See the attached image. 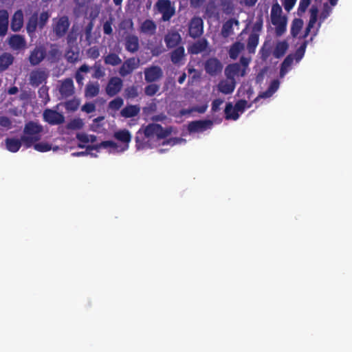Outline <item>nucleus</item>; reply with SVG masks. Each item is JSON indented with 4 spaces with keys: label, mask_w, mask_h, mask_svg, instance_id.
Masks as SVG:
<instances>
[{
    "label": "nucleus",
    "mask_w": 352,
    "mask_h": 352,
    "mask_svg": "<svg viewBox=\"0 0 352 352\" xmlns=\"http://www.w3.org/2000/svg\"><path fill=\"white\" fill-rule=\"evenodd\" d=\"M170 133L167 130H164L157 124H151L145 129H140L136 137L137 148L144 149L154 146H165L164 148H160L159 151L162 153L167 151L171 146L180 143L182 140L173 138L165 140V138Z\"/></svg>",
    "instance_id": "obj_1"
},
{
    "label": "nucleus",
    "mask_w": 352,
    "mask_h": 352,
    "mask_svg": "<svg viewBox=\"0 0 352 352\" xmlns=\"http://www.w3.org/2000/svg\"><path fill=\"white\" fill-rule=\"evenodd\" d=\"M114 138L120 142V144L112 141L101 142L97 143L96 137L89 135V155H96L94 150L105 149L109 153H122L129 148V144L131 140V135L126 129H120L114 133Z\"/></svg>",
    "instance_id": "obj_2"
},
{
    "label": "nucleus",
    "mask_w": 352,
    "mask_h": 352,
    "mask_svg": "<svg viewBox=\"0 0 352 352\" xmlns=\"http://www.w3.org/2000/svg\"><path fill=\"white\" fill-rule=\"evenodd\" d=\"M43 131V126L34 122L30 121L25 124L23 129V135H21V141L23 146L26 148H30L32 145L41 140V133Z\"/></svg>",
    "instance_id": "obj_3"
},
{
    "label": "nucleus",
    "mask_w": 352,
    "mask_h": 352,
    "mask_svg": "<svg viewBox=\"0 0 352 352\" xmlns=\"http://www.w3.org/2000/svg\"><path fill=\"white\" fill-rule=\"evenodd\" d=\"M270 19L272 25L275 27L276 34H283L287 27V18L283 14L280 6L276 3L272 7Z\"/></svg>",
    "instance_id": "obj_4"
},
{
    "label": "nucleus",
    "mask_w": 352,
    "mask_h": 352,
    "mask_svg": "<svg viewBox=\"0 0 352 352\" xmlns=\"http://www.w3.org/2000/svg\"><path fill=\"white\" fill-rule=\"evenodd\" d=\"M247 107V102L245 100H239L235 106H233L232 103L227 104L225 109L226 119L237 120Z\"/></svg>",
    "instance_id": "obj_5"
},
{
    "label": "nucleus",
    "mask_w": 352,
    "mask_h": 352,
    "mask_svg": "<svg viewBox=\"0 0 352 352\" xmlns=\"http://www.w3.org/2000/svg\"><path fill=\"white\" fill-rule=\"evenodd\" d=\"M156 6L158 11L162 14L164 21L169 20L175 12V9L169 0H159Z\"/></svg>",
    "instance_id": "obj_6"
},
{
    "label": "nucleus",
    "mask_w": 352,
    "mask_h": 352,
    "mask_svg": "<svg viewBox=\"0 0 352 352\" xmlns=\"http://www.w3.org/2000/svg\"><path fill=\"white\" fill-rule=\"evenodd\" d=\"M48 77L47 73L41 69L32 70L30 74L29 82L32 87H38L45 82Z\"/></svg>",
    "instance_id": "obj_7"
},
{
    "label": "nucleus",
    "mask_w": 352,
    "mask_h": 352,
    "mask_svg": "<svg viewBox=\"0 0 352 352\" xmlns=\"http://www.w3.org/2000/svg\"><path fill=\"white\" fill-rule=\"evenodd\" d=\"M43 118L45 121L52 125L60 124L65 121V117L61 113L49 109L44 111Z\"/></svg>",
    "instance_id": "obj_8"
},
{
    "label": "nucleus",
    "mask_w": 352,
    "mask_h": 352,
    "mask_svg": "<svg viewBox=\"0 0 352 352\" xmlns=\"http://www.w3.org/2000/svg\"><path fill=\"white\" fill-rule=\"evenodd\" d=\"M46 56L45 50L41 46H36L30 52L28 60L32 66L39 65Z\"/></svg>",
    "instance_id": "obj_9"
},
{
    "label": "nucleus",
    "mask_w": 352,
    "mask_h": 352,
    "mask_svg": "<svg viewBox=\"0 0 352 352\" xmlns=\"http://www.w3.org/2000/svg\"><path fill=\"white\" fill-rule=\"evenodd\" d=\"M69 19L66 16H61L54 24V32L56 36L61 38L65 35L69 27Z\"/></svg>",
    "instance_id": "obj_10"
},
{
    "label": "nucleus",
    "mask_w": 352,
    "mask_h": 352,
    "mask_svg": "<svg viewBox=\"0 0 352 352\" xmlns=\"http://www.w3.org/2000/svg\"><path fill=\"white\" fill-rule=\"evenodd\" d=\"M246 74L245 67H242L241 65L232 64L228 66L225 69L226 78L235 79L236 77L244 76Z\"/></svg>",
    "instance_id": "obj_11"
},
{
    "label": "nucleus",
    "mask_w": 352,
    "mask_h": 352,
    "mask_svg": "<svg viewBox=\"0 0 352 352\" xmlns=\"http://www.w3.org/2000/svg\"><path fill=\"white\" fill-rule=\"evenodd\" d=\"M212 126V122L210 120H198L192 122L188 125V131L190 133H201L210 129Z\"/></svg>",
    "instance_id": "obj_12"
},
{
    "label": "nucleus",
    "mask_w": 352,
    "mask_h": 352,
    "mask_svg": "<svg viewBox=\"0 0 352 352\" xmlns=\"http://www.w3.org/2000/svg\"><path fill=\"white\" fill-rule=\"evenodd\" d=\"M162 70L158 66H151L144 70L145 80L147 82L156 81L162 78Z\"/></svg>",
    "instance_id": "obj_13"
},
{
    "label": "nucleus",
    "mask_w": 352,
    "mask_h": 352,
    "mask_svg": "<svg viewBox=\"0 0 352 352\" xmlns=\"http://www.w3.org/2000/svg\"><path fill=\"white\" fill-rule=\"evenodd\" d=\"M222 68V64L217 58H210L205 63L206 72L212 76H215L220 73Z\"/></svg>",
    "instance_id": "obj_14"
},
{
    "label": "nucleus",
    "mask_w": 352,
    "mask_h": 352,
    "mask_svg": "<svg viewBox=\"0 0 352 352\" xmlns=\"http://www.w3.org/2000/svg\"><path fill=\"white\" fill-rule=\"evenodd\" d=\"M58 90L60 95L64 98L72 96L74 93L73 80L68 78L63 80Z\"/></svg>",
    "instance_id": "obj_15"
},
{
    "label": "nucleus",
    "mask_w": 352,
    "mask_h": 352,
    "mask_svg": "<svg viewBox=\"0 0 352 352\" xmlns=\"http://www.w3.org/2000/svg\"><path fill=\"white\" fill-rule=\"evenodd\" d=\"M139 65V59L135 58H129L126 60L120 67V74L123 76H126L138 68Z\"/></svg>",
    "instance_id": "obj_16"
},
{
    "label": "nucleus",
    "mask_w": 352,
    "mask_h": 352,
    "mask_svg": "<svg viewBox=\"0 0 352 352\" xmlns=\"http://www.w3.org/2000/svg\"><path fill=\"white\" fill-rule=\"evenodd\" d=\"M23 25V13L21 10H16L11 18L10 28L13 32H19Z\"/></svg>",
    "instance_id": "obj_17"
},
{
    "label": "nucleus",
    "mask_w": 352,
    "mask_h": 352,
    "mask_svg": "<svg viewBox=\"0 0 352 352\" xmlns=\"http://www.w3.org/2000/svg\"><path fill=\"white\" fill-rule=\"evenodd\" d=\"M235 86V79L227 78L226 80H222L219 82L217 88L220 92L224 94H230L233 92Z\"/></svg>",
    "instance_id": "obj_18"
},
{
    "label": "nucleus",
    "mask_w": 352,
    "mask_h": 352,
    "mask_svg": "<svg viewBox=\"0 0 352 352\" xmlns=\"http://www.w3.org/2000/svg\"><path fill=\"white\" fill-rule=\"evenodd\" d=\"M203 32V21L199 17L193 18L190 23L189 33L192 37H197Z\"/></svg>",
    "instance_id": "obj_19"
},
{
    "label": "nucleus",
    "mask_w": 352,
    "mask_h": 352,
    "mask_svg": "<svg viewBox=\"0 0 352 352\" xmlns=\"http://www.w3.org/2000/svg\"><path fill=\"white\" fill-rule=\"evenodd\" d=\"M10 46L15 50H20L26 47V41L23 36L20 34H13L8 40Z\"/></svg>",
    "instance_id": "obj_20"
},
{
    "label": "nucleus",
    "mask_w": 352,
    "mask_h": 352,
    "mask_svg": "<svg viewBox=\"0 0 352 352\" xmlns=\"http://www.w3.org/2000/svg\"><path fill=\"white\" fill-rule=\"evenodd\" d=\"M9 13L8 10H0V37L5 36L8 30Z\"/></svg>",
    "instance_id": "obj_21"
},
{
    "label": "nucleus",
    "mask_w": 352,
    "mask_h": 352,
    "mask_svg": "<svg viewBox=\"0 0 352 352\" xmlns=\"http://www.w3.org/2000/svg\"><path fill=\"white\" fill-rule=\"evenodd\" d=\"M122 86V82L120 78H113L107 87V92L110 96H114L120 91Z\"/></svg>",
    "instance_id": "obj_22"
},
{
    "label": "nucleus",
    "mask_w": 352,
    "mask_h": 352,
    "mask_svg": "<svg viewBox=\"0 0 352 352\" xmlns=\"http://www.w3.org/2000/svg\"><path fill=\"white\" fill-rule=\"evenodd\" d=\"M22 144L21 138L19 140L14 138H7L5 140L6 148L11 153H16L21 147Z\"/></svg>",
    "instance_id": "obj_23"
},
{
    "label": "nucleus",
    "mask_w": 352,
    "mask_h": 352,
    "mask_svg": "<svg viewBox=\"0 0 352 352\" xmlns=\"http://www.w3.org/2000/svg\"><path fill=\"white\" fill-rule=\"evenodd\" d=\"M38 14L34 12L29 18L26 24V30L29 36H32L36 32L37 26H38Z\"/></svg>",
    "instance_id": "obj_24"
},
{
    "label": "nucleus",
    "mask_w": 352,
    "mask_h": 352,
    "mask_svg": "<svg viewBox=\"0 0 352 352\" xmlns=\"http://www.w3.org/2000/svg\"><path fill=\"white\" fill-rule=\"evenodd\" d=\"M289 44L285 41H278L273 50V55L276 58L283 56L288 50Z\"/></svg>",
    "instance_id": "obj_25"
},
{
    "label": "nucleus",
    "mask_w": 352,
    "mask_h": 352,
    "mask_svg": "<svg viewBox=\"0 0 352 352\" xmlns=\"http://www.w3.org/2000/svg\"><path fill=\"white\" fill-rule=\"evenodd\" d=\"M14 56L8 52H4L0 56V71L6 70L13 63Z\"/></svg>",
    "instance_id": "obj_26"
},
{
    "label": "nucleus",
    "mask_w": 352,
    "mask_h": 352,
    "mask_svg": "<svg viewBox=\"0 0 352 352\" xmlns=\"http://www.w3.org/2000/svg\"><path fill=\"white\" fill-rule=\"evenodd\" d=\"M156 25L153 21L147 19L141 24L140 30L144 34L153 35L156 31Z\"/></svg>",
    "instance_id": "obj_27"
},
{
    "label": "nucleus",
    "mask_w": 352,
    "mask_h": 352,
    "mask_svg": "<svg viewBox=\"0 0 352 352\" xmlns=\"http://www.w3.org/2000/svg\"><path fill=\"white\" fill-rule=\"evenodd\" d=\"M239 21L234 19L227 21L223 26L222 35L228 37L234 33V27H238Z\"/></svg>",
    "instance_id": "obj_28"
},
{
    "label": "nucleus",
    "mask_w": 352,
    "mask_h": 352,
    "mask_svg": "<svg viewBox=\"0 0 352 352\" xmlns=\"http://www.w3.org/2000/svg\"><path fill=\"white\" fill-rule=\"evenodd\" d=\"M125 46L128 51L134 52L138 50L139 41L135 36H128L126 38Z\"/></svg>",
    "instance_id": "obj_29"
},
{
    "label": "nucleus",
    "mask_w": 352,
    "mask_h": 352,
    "mask_svg": "<svg viewBox=\"0 0 352 352\" xmlns=\"http://www.w3.org/2000/svg\"><path fill=\"white\" fill-rule=\"evenodd\" d=\"M180 40V35L175 32H169L165 37V42L168 47L176 46Z\"/></svg>",
    "instance_id": "obj_30"
},
{
    "label": "nucleus",
    "mask_w": 352,
    "mask_h": 352,
    "mask_svg": "<svg viewBox=\"0 0 352 352\" xmlns=\"http://www.w3.org/2000/svg\"><path fill=\"white\" fill-rule=\"evenodd\" d=\"M294 57L292 55H289L286 57L281 65L280 76L284 77L285 75L291 69L293 63Z\"/></svg>",
    "instance_id": "obj_31"
},
{
    "label": "nucleus",
    "mask_w": 352,
    "mask_h": 352,
    "mask_svg": "<svg viewBox=\"0 0 352 352\" xmlns=\"http://www.w3.org/2000/svg\"><path fill=\"white\" fill-rule=\"evenodd\" d=\"M76 3L75 12L77 14L86 15L88 11V0H74Z\"/></svg>",
    "instance_id": "obj_32"
},
{
    "label": "nucleus",
    "mask_w": 352,
    "mask_h": 352,
    "mask_svg": "<svg viewBox=\"0 0 352 352\" xmlns=\"http://www.w3.org/2000/svg\"><path fill=\"white\" fill-rule=\"evenodd\" d=\"M279 87V82L278 80H274L271 83L269 89L261 93L256 99L257 100L259 98H267L271 97L274 93H275Z\"/></svg>",
    "instance_id": "obj_33"
},
{
    "label": "nucleus",
    "mask_w": 352,
    "mask_h": 352,
    "mask_svg": "<svg viewBox=\"0 0 352 352\" xmlns=\"http://www.w3.org/2000/svg\"><path fill=\"white\" fill-rule=\"evenodd\" d=\"M184 56V49L179 47L175 50L171 54V60L175 64H180Z\"/></svg>",
    "instance_id": "obj_34"
},
{
    "label": "nucleus",
    "mask_w": 352,
    "mask_h": 352,
    "mask_svg": "<svg viewBox=\"0 0 352 352\" xmlns=\"http://www.w3.org/2000/svg\"><path fill=\"white\" fill-rule=\"evenodd\" d=\"M140 109L135 105H131L125 107L121 111V115L125 118H131L138 115Z\"/></svg>",
    "instance_id": "obj_35"
},
{
    "label": "nucleus",
    "mask_w": 352,
    "mask_h": 352,
    "mask_svg": "<svg viewBox=\"0 0 352 352\" xmlns=\"http://www.w3.org/2000/svg\"><path fill=\"white\" fill-rule=\"evenodd\" d=\"M206 41L204 40L199 41L192 45L188 51L192 54H198L206 48Z\"/></svg>",
    "instance_id": "obj_36"
},
{
    "label": "nucleus",
    "mask_w": 352,
    "mask_h": 352,
    "mask_svg": "<svg viewBox=\"0 0 352 352\" xmlns=\"http://www.w3.org/2000/svg\"><path fill=\"white\" fill-rule=\"evenodd\" d=\"M244 49V45L239 42L234 43L230 48L229 54L232 59H236L239 54Z\"/></svg>",
    "instance_id": "obj_37"
},
{
    "label": "nucleus",
    "mask_w": 352,
    "mask_h": 352,
    "mask_svg": "<svg viewBox=\"0 0 352 352\" xmlns=\"http://www.w3.org/2000/svg\"><path fill=\"white\" fill-rule=\"evenodd\" d=\"M84 126V122L80 118H74L66 125V129L69 130H79Z\"/></svg>",
    "instance_id": "obj_38"
},
{
    "label": "nucleus",
    "mask_w": 352,
    "mask_h": 352,
    "mask_svg": "<svg viewBox=\"0 0 352 352\" xmlns=\"http://www.w3.org/2000/svg\"><path fill=\"white\" fill-rule=\"evenodd\" d=\"M206 14L208 19H217L218 12L214 3H210L208 4Z\"/></svg>",
    "instance_id": "obj_39"
},
{
    "label": "nucleus",
    "mask_w": 352,
    "mask_h": 352,
    "mask_svg": "<svg viewBox=\"0 0 352 352\" xmlns=\"http://www.w3.org/2000/svg\"><path fill=\"white\" fill-rule=\"evenodd\" d=\"M258 36L256 34H252L250 36L248 39V48L250 53H253L254 52V49L258 45Z\"/></svg>",
    "instance_id": "obj_40"
},
{
    "label": "nucleus",
    "mask_w": 352,
    "mask_h": 352,
    "mask_svg": "<svg viewBox=\"0 0 352 352\" xmlns=\"http://www.w3.org/2000/svg\"><path fill=\"white\" fill-rule=\"evenodd\" d=\"M317 15H318V9L315 7H312L310 10V19L308 24V27L307 28V31L309 32L311 29L315 25L317 21Z\"/></svg>",
    "instance_id": "obj_41"
},
{
    "label": "nucleus",
    "mask_w": 352,
    "mask_h": 352,
    "mask_svg": "<svg viewBox=\"0 0 352 352\" xmlns=\"http://www.w3.org/2000/svg\"><path fill=\"white\" fill-rule=\"evenodd\" d=\"M65 58L68 62L72 63H75L78 60L79 52L70 48L66 52Z\"/></svg>",
    "instance_id": "obj_42"
},
{
    "label": "nucleus",
    "mask_w": 352,
    "mask_h": 352,
    "mask_svg": "<svg viewBox=\"0 0 352 352\" xmlns=\"http://www.w3.org/2000/svg\"><path fill=\"white\" fill-rule=\"evenodd\" d=\"M80 102L76 99L69 100L65 103V108L68 111H75L78 109Z\"/></svg>",
    "instance_id": "obj_43"
},
{
    "label": "nucleus",
    "mask_w": 352,
    "mask_h": 352,
    "mask_svg": "<svg viewBox=\"0 0 352 352\" xmlns=\"http://www.w3.org/2000/svg\"><path fill=\"white\" fill-rule=\"evenodd\" d=\"M303 22L301 19H296L293 21L292 25V34L296 36L302 28Z\"/></svg>",
    "instance_id": "obj_44"
},
{
    "label": "nucleus",
    "mask_w": 352,
    "mask_h": 352,
    "mask_svg": "<svg viewBox=\"0 0 352 352\" xmlns=\"http://www.w3.org/2000/svg\"><path fill=\"white\" fill-rule=\"evenodd\" d=\"M34 148L38 152H47L52 149V145L46 142L34 143Z\"/></svg>",
    "instance_id": "obj_45"
},
{
    "label": "nucleus",
    "mask_w": 352,
    "mask_h": 352,
    "mask_svg": "<svg viewBox=\"0 0 352 352\" xmlns=\"http://www.w3.org/2000/svg\"><path fill=\"white\" fill-rule=\"evenodd\" d=\"M160 90V86L156 84H150L144 89L146 95L152 96L157 94Z\"/></svg>",
    "instance_id": "obj_46"
},
{
    "label": "nucleus",
    "mask_w": 352,
    "mask_h": 352,
    "mask_svg": "<svg viewBox=\"0 0 352 352\" xmlns=\"http://www.w3.org/2000/svg\"><path fill=\"white\" fill-rule=\"evenodd\" d=\"M105 62L111 65H117L121 63V59L118 55L111 54L106 57Z\"/></svg>",
    "instance_id": "obj_47"
},
{
    "label": "nucleus",
    "mask_w": 352,
    "mask_h": 352,
    "mask_svg": "<svg viewBox=\"0 0 352 352\" xmlns=\"http://www.w3.org/2000/svg\"><path fill=\"white\" fill-rule=\"evenodd\" d=\"M50 15L47 12H43L38 16V27L40 29H43L44 26L46 25L47 22L49 20Z\"/></svg>",
    "instance_id": "obj_48"
},
{
    "label": "nucleus",
    "mask_w": 352,
    "mask_h": 352,
    "mask_svg": "<svg viewBox=\"0 0 352 352\" xmlns=\"http://www.w3.org/2000/svg\"><path fill=\"white\" fill-rule=\"evenodd\" d=\"M80 72H88V65H86V64L82 65L79 68V70L76 74V76H75L76 80L77 83L79 84V85L82 84V80L84 79V77L80 74Z\"/></svg>",
    "instance_id": "obj_49"
},
{
    "label": "nucleus",
    "mask_w": 352,
    "mask_h": 352,
    "mask_svg": "<svg viewBox=\"0 0 352 352\" xmlns=\"http://www.w3.org/2000/svg\"><path fill=\"white\" fill-rule=\"evenodd\" d=\"M123 104V100L120 98H117L112 100L109 103V109L112 111H117L119 109Z\"/></svg>",
    "instance_id": "obj_50"
},
{
    "label": "nucleus",
    "mask_w": 352,
    "mask_h": 352,
    "mask_svg": "<svg viewBox=\"0 0 352 352\" xmlns=\"http://www.w3.org/2000/svg\"><path fill=\"white\" fill-rule=\"evenodd\" d=\"M38 96L40 98H41L43 100H45V102H47L48 100H50V96H49V94H48V88L45 86H42L39 89H38Z\"/></svg>",
    "instance_id": "obj_51"
},
{
    "label": "nucleus",
    "mask_w": 352,
    "mask_h": 352,
    "mask_svg": "<svg viewBox=\"0 0 352 352\" xmlns=\"http://www.w3.org/2000/svg\"><path fill=\"white\" fill-rule=\"evenodd\" d=\"M306 48V43H303L296 51L295 54V59L298 63L304 56Z\"/></svg>",
    "instance_id": "obj_52"
},
{
    "label": "nucleus",
    "mask_w": 352,
    "mask_h": 352,
    "mask_svg": "<svg viewBox=\"0 0 352 352\" xmlns=\"http://www.w3.org/2000/svg\"><path fill=\"white\" fill-rule=\"evenodd\" d=\"M297 0H281L282 4L287 11H290L296 4Z\"/></svg>",
    "instance_id": "obj_53"
},
{
    "label": "nucleus",
    "mask_w": 352,
    "mask_h": 352,
    "mask_svg": "<svg viewBox=\"0 0 352 352\" xmlns=\"http://www.w3.org/2000/svg\"><path fill=\"white\" fill-rule=\"evenodd\" d=\"M0 126L10 129L12 126V122L9 118L6 116H1Z\"/></svg>",
    "instance_id": "obj_54"
},
{
    "label": "nucleus",
    "mask_w": 352,
    "mask_h": 352,
    "mask_svg": "<svg viewBox=\"0 0 352 352\" xmlns=\"http://www.w3.org/2000/svg\"><path fill=\"white\" fill-rule=\"evenodd\" d=\"M207 108H208V105H207V104H205L201 105V107H195V108H192V109L188 110V111H182V114H186L187 113H190V112H192V111H197L199 113H204V112L206 111Z\"/></svg>",
    "instance_id": "obj_55"
},
{
    "label": "nucleus",
    "mask_w": 352,
    "mask_h": 352,
    "mask_svg": "<svg viewBox=\"0 0 352 352\" xmlns=\"http://www.w3.org/2000/svg\"><path fill=\"white\" fill-rule=\"evenodd\" d=\"M126 95L128 98H135L138 96V89L135 87H129L126 90Z\"/></svg>",
    "instance_id": "obj_56"
},
{
    "label": "nucleus",
    "mask_w": 352,
    "mask_h": 352,
    "mask_svg": "<svg viewBox=\"0 0 352 352\" xmlns=\"http://www.w3.org/2000/svg\"><path fill=\"white\" fill-rule=\"evenodd\" d=\"M78 147L80 148H85V151L81 152H74L72 153V156L73 157H80V156H84L88 155V146L82 145L81 144H78Z\"/></svg>",
    "instance_id": "obj_57"
},
{
    "label": "nucleus",
    "mask_w": 352,
    "mask_h": 352,
    "mask_svg": "<svg viewBox=\"0 0 352 352\" xmlns=\"http://www.w3.org/2000/svg\"><path fill=\"white\" fill-rule=\"evenodd\" d=\"M331 11V9L327 3L324 4V10L320 14V19L324 20L329 15Z\"/></svg>",
    "instance_id": "obj_58"
},
{
    "label": "nucleus",
    "mask_w": 352,
    "mask_h": 352,
    "mask_svg": "<svg viewBox=\"0 0 352 352\" xmlns=\"http://www.w3.org/2000/svg\"><path fill=\"white\" fill-rule=\"evenodd\" d=\"M310 2L311 0H300L298 10L304 12L310 4Z\"/></svg>",
    "instance_id": "obj_59"
},
{
    "label": "nucleus",
    "mask_w": 352,
    "mask_h": 352,
    "mask_svg": "<svg viewBox=\"0 0 352 352\" xmlns=\"http://www.w3.org/2000/svg\"><path fill=\"white\" fill-rule=\"evenodd\" d=\"M223 103V100L221 99H216L212 104V110L217 111L219 109L220 106Z\"/></svg>",
    "instance_id": "obj_60"
},
{
    "label": "nucleus",
    "mask_w": 352,
    "mask_h": 352,
    "mask_svg": "<svg viewBox=\"0 0 352 352\" xmlns=\"http://www.w3.org/2000/svg\"><path fill=\"white\" fill-rule=\"evenodd\" d=\"M76 138L82 143H88V135L85 133H77Z\"/></svg>",
    "instance_id": "obj_61"
},
{
    "label": "nucleus",
    "mask_w": 352,
    "mask_h": 352,
    "mask_svg": "<svg viewBox=\"0 0 352 352\" xmlns=\"http://www.w3.org/2000/svg\"><path fill=\"white\" fill-rule=\"evenodd\" d=\"M104 32L107 34H110L112 32L111 25L109 22L107 21L103 25Z\"/></svg>",
    "instance_id": "obj_62"
},
{
    "label": "nucleus",
    "mask_w": 352,
    "mask_h": 352,
    "mask_svg": "<svg viewBox=\"0 0 352 352\" xmlns=\"http://www.w3.org/2000/svg\"><path fill=\"white\" fill-rule=\"evenodd\" d=\"M191 6L193 7H199L201 5L204 3L205 0H190Z\"/></svg>",
    "instance_id": "obj_63"
},
{
    "label": "nucleus",
    "mask_w": 352,
    "mask_h": 352,
    "mask_svg": "<svg viewBox=\"0 0 352 352\" xmlns=\"http://www.w3.org/2000/svg\"><path fill=\"white\" fill-rule=\"evenodd\" d=\"M249 63H250V58H245V57H242L241 58V66H242V67H245V69H247Z\"/></svg>",
    "instance_id": "obj_64"
}]
</instances>
